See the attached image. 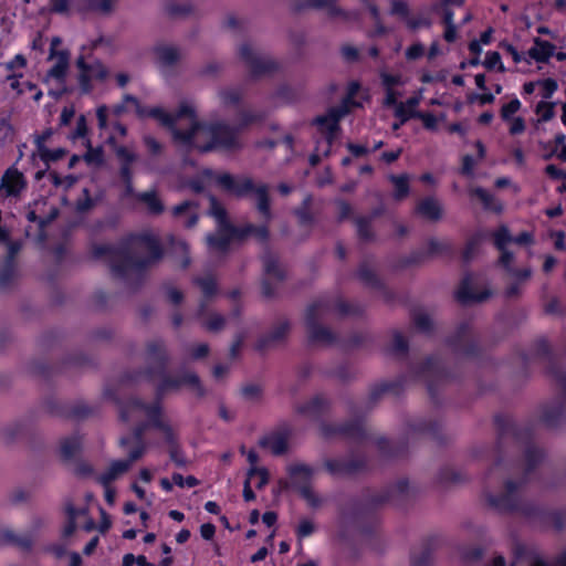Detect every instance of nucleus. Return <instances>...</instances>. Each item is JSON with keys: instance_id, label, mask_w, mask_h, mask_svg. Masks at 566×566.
<instances>
[{"instance_id": "nucleus-51", "label": "nucleus", "mask_w": 566, "mask_h": 566, "mask_svg": "<svg viewBox=\"0 0 566 566\" xmlns=\"http://www.w3.org/2000/svg\"><path fill=\"white\" fill-rule=\"evenodd\" d=\"M155 53L161 65L172 66L179 61V52L176 48L169 45H158Z\"/></svg>"}, {"instance_id": "nucleus-1", "label": "nucleus", "mask_w": 566, "mask_h": 566, "mask_svg": "<svg viewBox=\"0 0 566 566\" xmlns=\"http://www.w3.org/2000/svg\"><path fill=\"white\" fill-rule=\"evenodd\" d=\"M494 426L496 428L497 438L496 446L493 450L495 461L490 468L486 479L494 470L501 469L504 463V444L507 439H512L515 443L524 444L525 469L523 478L520 481L506 480L504 483L505 492L500 495L488 493V504L501 513H520L531 518L539 512V506L525 502L521 499L517 491L527 483L528 475L543 462L545 452L543 449L533 443L534 427L533 423H517L511 416L497 413L494 416Z\"/></svg>"}, {"instance_id": "nucleus-36", "label": "nucleus", "mask_w": 566, "mask_h": 566, "mask_svg": "<svg viewBox=\"0 0 566 566\" xmlns=\"http://www.w3.org/2000/svg\"><path fill=\"white\" fill-rule=\"evenodd\" d=\"M264 274L276 280V283H282L285 277V271L279 264V258L268 250L262 255Z\"/></svg>"}, {"instance_id": "nucleus-43", "label": "nucleus", "mask_w": 566, "mask_h": 566, "mask_svg": "<svg viewBox=\"0 0 566 566\" xmlns=\"http://www.w3.org/2000/svg\"><path fill=\"white\" fill-rule=\"evenodd\" d=\"M82 438L77 434L64 438L61 441L60 453L64 461H70L81 451Z\"/></svg>"}, {"instance_id": "nucleus-39", "label": "nucleus", "mask_w": 566, "mask_h": 566, "mask_svg": "<svg viewBox=\"0 0 566 566\" xmlns=\"http://www.w3.org/2000/svg\"><path fill=\"white\" fill-rule=\"evenodd\" d=\"M135 198L146 205L147 211L151 216H159L165 211V205L156 190L137 192Z\"/></svg>"}, {"instance_id": "nucleus-57", "label": "nucleus", "mask_w": 566, "mask_h": 566, "mask_svg": "<svg viewBox=\"0 0 566 566\" xmlns=\"http://www.w3.org/2000/svg\"><path fill=\"white\" fill-rule=\"evenodd\" d=\"M463 480L462 473L451 467H443L438 473V481L441 484H457Z\"/></svg>"}, {"instance_id": "nucleus-23", "label": "nucleus", "mask_w": 566, "mask_h": 566, "mask_svg": "<svg viewBox=\"0 0 566 566\" xmlns=\"http://www.w3.org/2000/svg\"><path fill=\"white\" fill-rule=\"evenodd\" d=\"M491 296V292L489 290H484L481 292H475L472 285L471 274H465L462 279L457 292L455 298L459 303L467 305L474 302H483Z\"/></svg>"}, {"instance_id": "nucleus-40", "label": "nucleus", "mask_w": 566, "mask_h": 566, "mask_svg": "<svg viewBox=\"0 0 566 566\" xmlns=\"http://www.w3.org/2000/svg\"><path fill=\"white\" fill-rule=\"evenodd\" d=\"M169 129L172 133V138L175 142L188 147H196L197 144H195V137L199 130H202V123L195 120L188 129H179L176 127V125L174 128Z\"/></svg>"}, {"instance_id": "nucleus-48", "label": "nucleus", "mask_w": 566, "mask_h": 566, "mask_svg": "<svg viewBox=\"0 0 566 566\" xmlns=\"http://www.w3.org/2000/svg\"><path fill=\"white\" fill-rule=\"evenodd\" d=\"M69 57L67 51L59 52L55 64L48 72L49 76L57 81H64L69 69Z\"/></svg>"}, {"instance_id": "nucleus-14", "label": "nucleus", "mask_w": 566, "mask_h": 566, "mask_svg": "<svg viewBox=\"0 0 566 566\" xmlns=\"http://www.w3.org/2000/svg\"><path fill=\"white\" fill-rule=\"evenodd\" d=\"M287 473L292 479L293 486L306 501L307 505L312 509H317L322 505V499L313 491L311 480L314 474V469L304 463L291 464Z\"/></svg>"}, {"instance_id": "nucleus-47", "label": "nucleus", "mask_w": 566, "mask_h": 566, "mask_svg": "<svg viewBox=\"0 0 566 566\" xmlns=\"http://www.w3.org/2000/svg\"><path fill=\"white\" fill-rule=\"evenodd\" d=\"M428 255L429 258L437 255L452 256L454 254V247L450 241H439L431 238L428 241Z\"/></svg>"}, {"instance_id": "nucleus-42", "label": "nucleus", "mask_w": 566, "mask_h": 566, "mask_svg": "<svg viewBox=\"0 0 566 566\" xmlns=\"http://www.w3.org/2000/svg\"><path fill=\"white\" fill-rule=\"evenodd\" d=\"M533 520H538L545 524L552 525L556 531H562L565 526V515L560 511H547L539 506V512Z\"/></svg>"}, {"instance_id": "nucleus-13", "label": "nucleus", "mask_w": 566, "mask_h": 566, "mask_svg": "<svg viewBox=\"0 0 566 566\" xmlns=\"http://www.w3.org/2000/svg\"><path fill=\"white\" fill-rule=\"evenodd\" d=\"M446 344L453 353L475 358L482 354V347L478 337L472 335L471 323L461 322L454 333L446 338Z\"/></svg>"}, {"instance_id": "nucleus-11", "label": "nucleus", "mask_w": 566, "mask_h": 566, "mask_svg": "<svg viewBox=\"0 0 566 566\" xmlns=\"http://www.w3.org/2000/svg\"><path fill=\"white\" fill-rule=\"evenodd\" d=\"M329 303L326 300H316L310 304L305 313V326L310 344H333L336 335L328 327L318 323L319 316L329 312Z\"/></svg>"}, {"instance_id": "nucleus-17", "label": "nucleus", "mask_w": 566, "mask_h": 566, "mask_svg": "<svg viewBox=\"0 0 566 566\" xmlns=\"http://www.w3.org/2000/svg\"><path fill=\"white\" fill-rule=\"evenodd\" d=\"M239 56L249 67L250 75L253 78L273 74L280 69V64L275 60L259 56L248 43L240 46Z\"/></svg>"}, {"instance_id": "nucleus-35", "label": "nucleus", "mask_w": 566, "mask_h": 566, "mask_svg": "<svg viewBox=\"0 0 566 566\" xmlns=\"http://www.w3.org/2000/svg\"><path fill=\"white\" fill-rule=\"evenodd\" d=\"M319 300H326L329 303V311L334 310L339 316H355L359 317L364 314V306L358 303H350L340 297H337L334 302L326 297Z\"/></svg>"}, {"instance_id": "nucleus-38", "label": "nucleus", "mask_w": 566, "mask_h": 566, "mask_svg": "<svg viewBox=\"0 0 566 566\" xmlns=\"http://www.w3.org/2000/svg\"><path fill=\"white\" fill-rule=\"evenodd\" d=\"M356 276L367 287L374 290H381L384 287V282L366 261L359 264Z\"/></svg>"}, {"instance_id": "nucleus-8", "label": "nucleus", "mask_w": 566, "mask_h": 566, "mask_svg": "<svg viewBox=\"0 0 566 566\" xmlns=\"http://www.w3.org/2000/svg\"><path fill=\"white\" fill-rule=\"evenodd\" d=\"M202 130L209 135L207 143L196 145V148L202 154L216 149L233 150L241 148L238 129L223 122L202 124Z\"/></svg>"}, {"instance_id": "nucleus-5", "label": "nucleus", "mask_w": 566, "mask_h": 566, "mask_svg": "<svg viewBox=\"0 0 566 566\" xmlns=\"http://www.w3.org/2000/svg\"><path fill=\"white\" fill-rule=\"evenodd\" d=\"M216 181L220 188L237 197H245L250 193L256 196V209L260 214L270 221L272 218L271 201L269 196V187L264 184L255 186L249 177L235 178L229 172L217 176Z\"/></svg>"}, {"instance_id": "nucleus-63", "label": "nucleus", "mask_w": 566, "mask_h": 566, "mask_svg": "<svg viewBox=\"0 0 566 566\" xmlns=\"http://www.w3.org/2000/svg\"><path fill=\"white\" fill-rule=\"evenodd\" d=\"M84 160L88 165L102 166L104 164V150L101 146L93 147L91 140H87V150L84 155Z\"/></svg>"}, {"instance_id": "nucleus-64", "label": "nucleus", "mask_w": 566, "mask_h": 566, "mask_svg": "<svg viewBox=\"0 0 566 566\" xmlns=\"http://www.w3.org/2000/svg\"><path fill=\"white\" fill-rule=\"evenodd\" d=\"M535 113L539 116V122H549L555 116V103L541 101L536 105Z\"/></svg>"}, {"instance_id": "nucleus-25", "label": "nucleus", "mask_w": 566, "mask_h": 566, "mask_svg": "<svg viewBox=\"0 0 566 566\" xmlns=\"http://www.w3.org/2000/svg\"><path fill=\"white\" fill-rule=\"evenodd\" d=\"M46 410L53 416L66 417L75 420L85 419L94 413V409L85 403H76L69 409L57 406L52 399L45 402Z\"/></svg>"}, {"instance_id": "nucleus-18", "label": "nucleus", "mask_w": 566, "mask_h": 566, "mask_svg": "<svg viewBox=\"0 0 566 566\" xmlns=\"http://www.w3.org/2000/svg\"><path fill=\"white\" fill-rule=\"evenodd\" d=\"M76 66L80 71L78 85L81 92L84 94L92 92V80L103 82L108 76L107 67L99 60H96L93 63H87L84 56L81 55L76 60Z\"/></svg>"}, {"instance_id": "nucleus-30", "label": "nucleus", "mask_w": 566, "mask_h": 566, "mask_svg": "<svg viewBox=\"0 0 566 566\" xmlns=\"http://www.w3.org/2000/svg\"><path fill=\"white\" fill-rule=\"evenodd\" d=\"M534 45L527 51L531 59L537 63H548L549 59L554 55L556 46L541 38H534Z\"/></svg>"}, {"instance_id": "nucleus-26", "label": "nucleus", "mask_w": 566, "mask_h": 566, "mask_svg": "<svg viewBox=\"0 0 566 566\" xmlns=\"http://www.w3.org/2000/svg\"><path fill=\"white\" fill-rule=\"evenodd\" d=\"M409 430L415 433L428 434L442 443V426L438 420L418 419L408 423Z\"/></svg>"}, {"instance_id": "nucleus-59", "label": "nucleus", "mask_w": 566, "mask_h": 566, "mask_svg": "<svg viewBox=\"0 0 566 566\" xmlns=\"http://www.w3.org/2000/svg\"><path fill=\"white\" fill-rule=\"evenodd\" d=\"M179 380L181 381V386H189L193 388L197 392L198 397H203L206 395V390L201 385L200 378L195 373H184Z\"/></svg>"}, {"instance_id": "nucleus-49", "label": "nucleus", "mask_w": 566, "mask_h": 566, "mask_svg": "<svg viewBox=\"0 0 566 566\" xmlns=\"http://www.w3.org/2000/svg\"><path fill=\"white\" fill-rule=\"evenodd\" d=\"M143 458V450L142 448H132L129 451H128V458L125 459V460H115L111 463V465L113 467L114 471L120 475L125 472H127L132 464L142 459Z\"/></svg>"}, {"instance_id": "nucleus-31", "label": "nucleus", "mask_w": 566, "mask_h": 566, "mask_svg": "<svg viewBox=\"0 0 566 566\" xmlns=\"http://www.w3.org/2000/svg\"><path fill=\"white\" fill-rule=\"evenodd\" d=\"M147 422H139L134 428L130 434L124 436L119 439V446L124 449L133 444V448H142L143 455L146 452L147 444L145 442V432L148 429Z\"/></svg>"}, {"instance_id": "nucleus-58", "label": "nucleus", "mask_w": 566, "mask_h": 566, "mask_svg": "<svg viewBox=\"0 0 566 566\" xmlns=\"http://www.w3.org/2000/svg\"><path fill=\"white\" fill-rule=\"evenodd\" d=\"M169 243H170L171 248L181 252L182 256H181L179 266L182 270H186L191 263V259L189 255V247H188L187 242L184 240L177 239L175 237H171L169 240Z\"/></svg>"}, {"instance_id": "nucleus-21", "label": "nucleus", "mask_w": 566, "mask_h": 566, "mask_svg": "<svg viewBox=\"0 0 566 566\" xmlns=\"http://www.w3.org/2000/svg\"><path fill=\"white\" fill-rule=\"evenodd\" d=\"M27 186L28 181L24 175L15 167H10L2 175L0 191H2L6 197H19Z\"/></svg>"}, {"instance_id": "nucleus-37", "label": "nucleus", "mask_w": 566, "mask_h": 566, "mask_svg": "<svg viewBox=\"0 0 566 566\" xmlns=\"http://www.w3.org/2000/svg\"><path fill=\"white\" fill-rule=\"evenodd\" d=\"M469 196L471 198L479 199L484 210L493 211L495 213H501L503 211L502 203L496 201L494 196L482 187H474L470 189Z\"/></svg>"}, {"instance_id": "nucleus-52", "label": "nucleus", "mask_w": 566, "mask_h": 566, "mask_svg": "<svg viewBox=\"0 0 566 566\" xmlns=\"http://www.w3.org/2000/svg\"><path fill=\"white\" fill-rule=\"evenodd\" d=\"M19 275L18 266L6 265L1 263L0 266V290L6 291L11 289Z\"/></svg>"}, {"instance_id": "nucleus-29", "label": "nucleus", "mask_w": 566, "mask_h": 566, "mask_svg": "<svg viewBox=\"0 0 566 566\" xmlns=\"http://www.w3.org/2000/svg\"><path fill=\"white\" fill-rule=\"evenodd\" d=\"M290 322L283 321L279 325H276L270 333L261 336L255 344V348L259 352L265 350L272 344L283 340L289 331H290Z\"/></svg>"}, {"instance_id": "nucleus-2", "label": "nucleus", "mask_w": 566, "mask_h": 566, "mask_svg": "<svg viewBox=\"0 0 566 566\" xmlns=\"http://www.w3.org/2000/svg\"><path fill=\"white\" fill-rule=\"evenodd\" d=\"M91 256L94 260L107 259L112 274L126 280L129 271L139 273L135 290L144 282V273L164 256V248L158 237L149 232L129 233L117 244H93Z\"/></svg>"}, {"instance_id": "nucleus-10", "label": "nucleus", "mask_w": 566, "mask_h": 566, "mask_svg": "<svg viewBox=\"0 0 566 566\" xmlns=\"http://www.w3.org/2000/svg\"><path fill=\"white\" fill-rule=\"evenodd\" d=\"M521 359L524 365L533 359L545 360L547 363L546 374L556 381L566 398V371L559 366L547 339L535 340L531 354L521 353Z\"/></svg>"}, {"instance_id": "nucleus-34", "label": "nucleus", "mask_w": 566, "mask_h": 566, "mask_svg": "<svg viewBox=\"0 0 566 566\" xmlns=\"http://www.w3.org/2000/svg\"><path fill=\"white\" fill-rule=\"evenodd\" d=\"M259 446L271 449L274 455H282L287 451V437L283 433H270L260 438Z\"/></svg>"}, {"instance_id": "nucleus-45", "label": "nucleus", "mask_w": 566, "mask_h": 566, "mask_svg": "<svg viewBox=\"0 0 566 566\" xmlns=\"http://www.w3.org/2000/svg\"><path fill=\"white\" fill-rule=\"evenodd\" d=\"M192 283L200 287L206 301L211 300L218 293V283L213 275L195 276Z\"/></svg>"}, {"instance_id": "nucleus-56", "label": "nucleus", "mask_w": 566, "mask_h": 566, "mask_svg": "<svg viewBox=\"0 0 566 566\" xmlns=\"http://www.w3.org/2000/svg\"><path fill=\"white\" fill-rule=\"evenodd\" d=\"M493 244L497 250L507 249L506 245L513 242L509 228L504 224L500 226L493 233Z\"/></svg>"}, {"instance_id": "nucleus-6", "label": "nucleus", "mask_w": 566, "mask_h": 566, "mask_svg": "<svg viewBox=\"0 0 566 566\" xmlns=\"http://www.w3.org/2000/svg\"><path fill=\"white\" fill-rule=\"evenodd\" d=\"M250 235H254L261 243H266L270 231L266 224L248 223L243 227H237L232 223L223 224L218 226L216 233H209L206 241L209 249L226 253L229 251L232 241H243Z\"/></svg>"}, {"instance_id": "nucleus-46", "label": "nucleus", "mask_w": 566, "mask_h": 566, "mask_svg": "<svg viewBox=\"0 0 566 566\" xmlns=\"http://www.w3.org/2000/svg\"><path fill=\"white\" fill-rule=\"evenodd\" d=\"M389 180L395 186L394 199L401 201L406 199L410 193L409 177L406 174L402 175H390Z\"/></svg>"}, {"instance_id": "nucleus-15", "label": "nucleus", "mask_w": 566, "mask_h": 566, "mask_svg": "<svg viewBox=\"0 0 566 566\" xmlns=\"http://www.w3.org/2000/svg\"><path fill=\"white\" fill-rule=\"evenodd\" d=\"M319 432L324 439L343 437L357 442L368 439L364 422L360 418L347 420L343 423L319 422Z\"/></svg>"}, {"instance_id": "nucleus-3", "label": "nucleus", "mask_w": 566, "mask_h": 566, "mask_svg": "<svg viewBox=\"0 0 566 566\" xmlns=\"http://www.w3.org/2000/svg\"><path fill=\"white\" fill-rule=\"evenodd\" d=\"M410 486L407 479H400L392 485L376 493L366 490L363 500L357 501L354 507V515L357 520H365L359 531L364 536H373L377 532L379 524L377 510L386 503L400 504V502L409 499Z\"/></svg>"}, {"instance_id": "nucleus-22", "label": "nucleus", "mask_w": 566, "mask_h": 566, "mask_svg": "<svg viewBox=\"0 0 566 566\" xmlns=\"http://www.w3.org/2000/svg\"><path fill=\"white\" fill-rule=\"evenodd\" d=\"M329 410L331 401L323 395H316L296 408L297 413L307 416L314 420H321V422L323 421V417L326 416Z\"/></svg>"}, {"instance_id": "nucleus-54", "label": "nucleus", "mask_w": 566, "mask_h": 566, "mask_svg": "<svg viewBox=\"0 0 566 566\" xmlns=\"http://www.w3.org/2000/svg\"><path fill=\"white\" fill-rule=\"evenodd\" d=\"M301 95L302 93L300 90L292 87L289 84L280 85L274 93L275 98L286 104H293L297 102L301 98Z\"/></svg>"}, {"instance_id": "nucleus-27", "label": "nucleus", "mask_w": 566, "mask_h": 566, "mask_svg": "<svg viewBox=\"0 0 566 566\" xmlns=\"http://www.w3.org/2000/svg\"><path fill=\"white\" fill-rule=\"evenodd\" d=\"M438 538L432 536L422 541L421 552L417 554L415 551L410 555L411 566H431L432 555L437 547Z\"/></svg>"}, {"instance_id": "nucleus-7", "label": "nucleus", "mask_w": 566, "mask_h": 566, "mask_svg": "<svg viewBox=\"0 0 566 566\" xmlns=\"http://www.w3.org/2000/svg\"><path fill=\"white\" fill-rule=\"evenodd\" d=\"M104 397L118 406L119 419L123 422H128L130 420V413L139 410L147 415L148 420L146 422L149 428L159 430L167 423L163 419L161 399L156 398L153 403H147L138 397H130L125 401H120L115 391L109 388L104 390Z\"/></svg>"}, {"instance_id": "nucleus-19", "label": "nucleus", "mask_w": 566, "mask_h": 566, "mask_svg": "<svg viewBox=\"0 0 566 566\" xmlns=\"http://www.w3.org/2000/svg\"><path fill=\"white\" fill-rule=\"evenodd\" d=\"M368 460L365 455L344 459H326L324 461V468L326 472L332 476L353 475L367 468Z\"/></svg>"}, {"instance_id": "nucleus-4", "label": "nucleus", "mask_w": 566, "mask_h": 566, "mask_svg": "<svg viewBox=\"0 0 566 566\" xmlns=\"http://www.w3.org/2000/svg\"><path fill=\"white\" fill-rule=\"evenodd\" d=\"M146 366L138 374H143L148 381L159 377L160 381L156 386V398L163 399L169 390H177L181 387L179 377H172L167 374L170 363L166 344L163 339H153L146 343Z\"/></svg>"}, {"instance_id": "nucleus-9", "label": "nucleus", "mask_w": 566, "mask_h": 566, "mask_svg": "<svg viewBox=\"0 0 566 566\" xmlns=\"http://www.w3.org/2000/svg\"><path fill=\"white\" fill-rule=\"evenodd\" d=\"M125 101L134 103L135 113L139 119L154 118L166 128H174L177 120L184 117H188L192 119V122L196 120V111L187 103H181L177 112L170 114L160 106L147 107L142 105L139 99L132 94H125Z\"/></svg>"}, {"instance_id": "nucleus-60", "label": "nucleus", "mask_w": 566, "mask_h": 566, "mask_svg": "<svg viewBox=\"0 0 566 566\" xmlns=\"http://www.w3.org/2000/svg\"><path fill=\"white\" fill-rule=\"evenodd\" d=\"M453 0H442L440 3H436L432 7V10L436 12H440L442 15V23L444 25H454V12L449 7Z\"/></svg>"}, {"instance_id": "nucleus-41", "label": "nucleus", "mask_w": 566, "mask_h": 566, "mask_svg": "<svg viewBox=\"0 0 566 566\" xmlns=\"http://www.w3.org/2000/svg\"><path fill=\"white\" fill-rule=\"evenodd\" d=\"M0 544L1 545H13L21 549L29 552L32 547V538L30 535L19 536L11 530L0 531Z\"/></svg>"}, {"instance_id": "nucleus-53", "label": "nucleus", "mask_w": 566, "mask_h": 566, "mask_svg": "<svg viewBox=\"0 0 566 566\" xmlns=\"http://www.w3.org/2000/svg\"><path fill=\"white\" fill-rule=\"evenodd\" d=\"M357 235L361 241H371L375 238L374 231L371 229V218L366 216H359L354 218Z\"/></svg>"}, {"instance_id": "nucleus-12", "label": "nucleus", "mask_w": 566, "mask_h": 566, "mask_svg": "<svg viewBox=\"0 0 566 566\" xmlns=\"http://www.w3.org/2000/svg\"><path fill=\"white\" fill-rule=\"evenodd\" d=\"M415 374L426 381L430 398L436 401L439 387L453 378L451 371L437 355L428 356L420 365L415 367Z\"/></svg>"}, {"instance_id": "nucleus-32", "label": "nucleus", "mask_w": 566, "mask_h": 566, "mask_svg": "<svg viewBox=\"0 0 566 566\" xmlns=\"http://www.w3.org/2000/svg\"><path fill=\"white\" fill-rule=\"evenodd\" d=\"M415 212L427 220L438 221L442 217V207L434 198L427 197L417 203Z\"/></svg>"}, {"instance_id": "nucleus-44", "label": "nucleus", "mask_w": 566, "mask_h": 566, "mask_svg": "<svg viewBox=\"0 0 566 566\" xmlns=\"http://www.w3.org/2000/svg\"><path fill=\"white\" fill-rule=\"evenodd\" d=\"M312 196L307 195L302 205L294 209L293 213L297 218L301 227H311L315 223V217L311 211Z\"/></svg>"}, {"instance_id": "nucleus-20", "label": "nucleus", "mask_w": 566, "mask_h": 566, "mask_svg": "<svg viewBox=\"0 0 566 566\" xmlns=\"http://www.w3.org/2000/svg\"><path fill=\"white\" fill-rule=\"evenodd\" d=\"M367 2L368 0H363ZM306 9H326L332 19L349 20L350 13L336 6V0H298L293 4V11L298 13Z\"/></svg>"}, {"instance_id": "nucleus-28", "label": "nucleus", "mask_w": 566, "mask_h": 566, "mask_svg": "<svg viewBox=\"0 0 566 566\" xmlns=\"http://www.w3.org/2000/svg\"><path fill=\"white\" fill-rule=\"evenodd\" d=\"M378 451L385 458H401L407 454L408 444L406 441L394 442L386 437H379L375 440Z\"/></svg>"}, {"instance_id": "nucleus-16", "label": "nucleus", "mask_w": 566, "mask_h": 566, "mask_svg": "<svg viewBox=\"0 0 566 566\" xmlns=\"http://www.w3.org/2000/svg\"><path fill=\"white\" fill-rule=\"evenodd\" d=\"M359 84L354 82L350 84L348 95L343 99L342 105L336 107H331L326 114L318 115L313 119V125L317 126L321 133H326L327 130H340L339 122L340 119L348 114L349 104H354L353 95L358 90Z\"/></svg>"}, {"instance_id": "nucleus-55", "label": "nucleus", "mask_w": 566, "mask_h": 566, "mask_svg": "<svg viewBox=\"0 0 566 566\" xmlns=\"http://www.w3.org/2000/svg\"><path fill=\"white\" fill-rule=\"evenodd\" d=\"M116 0H81L84 10L108 14L114 9Z\"/></svg>"}, {"instance_id": "nucleus-50", "label": "nucleus", "mask_w": 566, "mask_h": 566, "mask_svg": "<svg viewBox=\"0 0 566 566\" xmlns=\"http://www.w3.org/2000/svg\"><path fill=\"white\" fill-rule=\"evenodd\" d=\"M218 96L224 107L239 106L243 99V92L240 88L226 87L219 90Z\"/></svg>"}, {"instance_id": "nucleus-62", "label": "nucleus", "mask_w": 566, "mask_h": 566, "mask_svg": "<svg viewBox=\"0 0 566 566\" xmlns=\"http://www.w3.org/2000/svg\"><path fill=\"white\" fill-rule=\"evenodd\" d=\"M389 352L395 355L406 356L409 352V343L407 338L398 331L394 332L392 344Z\"/></svg>"}, {"instance_id": "nucleus-61", "label": "nucleus", "mask_w": 566, "mask_h": 566, "mask_svg": "<svg viewBox=\"0 0 566 566\" xmlns=\"http://www.w3.org/2000/svg\"><path fill=\"white\" fill-rule=\"evenodd\" d=\"M210 213L216 218L218 226L231 224L226 208L213 196L210 198Z\"/></svg>"}, {"instance_id": "nucleus-33", "label": "nucleus", "mask_w": 566, "mask_h": 566, "mask_svg": "<svg viewBox=\"0 0 566 566\" xmlns=\"http://www.w3.org/2000/svg\"><path fill=\"white\" fill-rule=\"evenodd\" d=\"M403 389V380L384 381L375 385L369 392V402L375 405L385 394L399 395Z\"/></svg>"}, {"instance_id": "nucleus-24", "label": "nucleus", "mask_w": 566, "mask_h": 566, "mask_svg": "<svg viewBox=\"0 0 566 566\" xmlns=\"http://www.w3.org/2000/svg\"><path fill=\"white\" fill-rule=\"evenodd\" d=\"M566 419V400H558L544 407L541 421L549 428H559Z\"/></svg>"}]
</instances>
